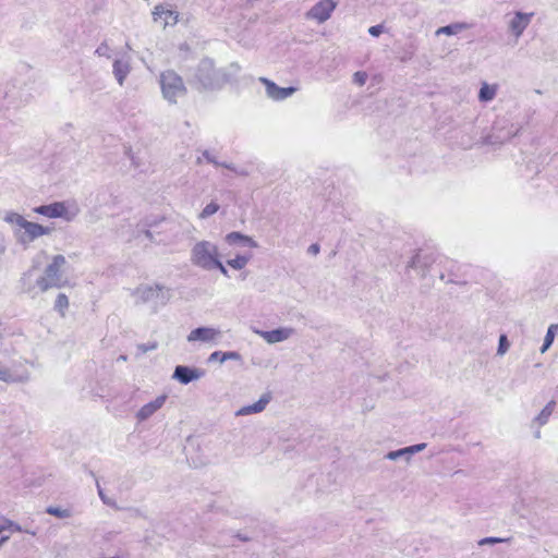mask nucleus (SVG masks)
I'll return each mask as SVG.
<instances>
[{"label": "nucleus", "mask_w": 558, "mask_h": 558, "mask_svg": "<svg viewBox=\"0 0 558 558\" xmlns=\"http://www.w3.org/2000/svg\"><path fill=\"white\" fill-rule=\"evenodd\" d=\"M99 496L106 504H108V498H106V495H102V493L99 492Z\"/></svg>", "instance_id": "a18cd8bd"}, {"label": "nucleus", "mask_w": 558, "mask_h": 558, "mask_svg": "<svg viewBox=\"0 0 558 558\" xmlns=\"http://www.w3.org/2000/svg\"><path fill=\"white\" fill-rule=\"evenodd\" d=\"M221 337L222 332L220 329L205 326L193 329L187 335L186 340L189 342L218 343Z\"/></svg>", "instance_id": "1a4fd4ad"}, {"label": "nucleus", "mask_w": 558, "mask_h": 558, "mask_svg": "<svg viewBox=\"0 0 558 558\" xmlns=\"http://www.w3.org/2000/svg\"><path fill=\"white\" fill-rule=\"evenodd\" d=\"M56 310L61 314V316L65 315V311L69 307V299L65 294H58L54 303Z\"/></svg>", "instance_id": "bb28decb"}, {"label": "nucleus", "mask_w": 558, "mask_h": 558, "mask_svg": "<svg viewBox=\"0 0 558 558\" xmlns=\"http://www.w3.org/2000/svg\"><path fill=\"white\" fill-rule=\"evenodd\" d=\"M228 82L227 74L217 70L209 59L203 60L197 69L196 83L199 89L214 90L221 88Z\"/></svg>", "instance_id": "20e7f679"}, {"label": "nucleus", "mask_w": 558, "mask_h": 558, "mask_svg": "<svg viewBox=\"0 0 558 558\" xmlns=\"http://www.w3.org/2000/svg\"><path fill=\"white\" fill-rule=\"evenodd\" d=\"M219 209V205L217 203H209L208 205L205 206V208L202 210V213L199 214V218L201 219H206L208 218L209 216L216 214Z\"/></svg>", "instance_id": "cd10ccee"}, {"label": "nucleus", "mask_w": 558, "mask_h": 558, "mask_svg": "<svg viewBox=\"0 0 558 558\" xmlns=\"http://www.w3.org/2000/svg\"><path fill=\"white\" fill-rule=\"evenodd\" d=\"M158 347L157 342H151V343H141L137 345V350L141 351V353L145 354L149 351H154L156 350Z\"/></svg>", "instance_id": "72a5a7b5"}, {"label": "nucleus", "mask_w": 558, "mask_h": 558, "mask_svg": "<svg viewBox=\"0 0 558 558\" xmlns=\"http://www.w3.org/2000/svg\"><path fill=\"white\" fill-rule=\"evenodd\" d=\"M534 13L515 12L512 17L508 21L509 33L519 39L524 31L530 25Z\"/></svg>", "instance_id": "9d476101"}, {"label": "nucleus", "mask_w": 558, "mask_h": 558, "mask_svg": "<svg viewBox=\"0 0 558 558\" xmlns=\"http://www.w3.org/2000/svg\"><path fill=\"white\" fill-rule=\"evenodd\" d=\"M131 72L130 62L123 59H117L113 62V75L120 86H123L124 81Z\"/></svg>", "instance_id": "6ab92c4d"}, {"label": "nucleus", "mask_w": 558, "mask_h": 558, "mask_svg": "<svg viewBox=\"0 0 558 558\" xmlns=\"http://www.w3.org/2000/svg\"><path fill=\"white\" fill-rule=\"evenodd\" d=\"M270 398L268 396H263L260 399L252 405L242 407L235 412L236 416H245L255 413H260L265 410L266 405L269 403Z\"/></svg>", "instance_id": "aec40b11"}, {"label": "nucleus", "mask_w": 558, "mask_h": 558, "mask_svg": "<svg viewBox=\"0 0 558 558\" xmlns=\"http://www.w3.org/2000/svg\"><path fill=\"white\" fill-rule=\"evenodd\" d=\"M130 294L136 305L149 304L154 311L169 299L168 290L158 283H141Z\"/></svg>", "instance_id": "f03ea898"}, {"label": "nucleus", "mask_w": 558, "mask_h": 558, "mask_svg": "<svg viewBox=\"0 0 558 558\" xmlns=\"http://www.w3.org/2000/svg\"><path fill=\"white\" fill-rule=\"evenodd\" d=\"M336 8L337 2L335 0H319L305 13V17L323 24L330 19Z\"/></svg>", "instance_id": "6e6552de"}, {"label": "nucleus", "mask_w": 558, "mask_h": 558, "mask_svg": "<svg viewBox=\"0 0 558 558\" xmlns=\"http://www.w3.org/2000/svg\"><path fill=\"white\" fill-rule=\"evenodd\" d=\"M509 345L510 344H509L507 337L505 335H501L499 338V345H498L497 353L499 355H504L508 351Z\"/></svg>", "instance_id": "7c9ffc66"}, {"label": "nucleus", "mask_w": 558, "mask_h": 558, "mask_svg": "<svg viewBox=\"0 0 558 558\" xmlns=\"http://www.w3.org/2000/svg\"><path fill=\"white\" fill-rule=\"evenodd\" d=\"M242 356L236 351H227L223 352V355H220V364H223L227 361H241Z\"/></svg>", "instance_id": "c85d7f7f"}, {"label": "nucleus", "mask_w": 558, "mask_h": 558, "mask_svg": "<svg viewBox=\"0 0 558 558\" xmlns=\"http://www.w3.org/2000/svg\"><path fill=\"white\" fill-rule=\"evenodd\" d=\"M108 50H109L108 46H107V45H105V44H102V45H100V46L96 49V53H97L98 56H100V57H102V56H108Z\"/></svg>", "instance_id": "e433bc0d"}, {"label": "nucleus", "mask_w": 558, "mask_h": 558, "mask_svg": "<svg viewBox=\"0 0 558 558\" xmlns=\"http://www.w3.org/2000/svg\"><path fill=\"white\" fill-rule=\"evenodd\" d=\"M159 83L163 98L170 104H177L186 94L183 80L174 71L168 70L162 72Z\"/></svg>", "instance_id": "0eeeda50"}, {"label": "nucleus", "mask_w": 558, "mask_h": 558, "mask_svg": "<svg viewBox=\"0 0 558 558\" xmlns=\"http://www.w3.org/2000/svg\"><path fill=\"white\" fill-rule=\"evenodd\" d=\"M225 241L227 244H229L231 246H250L253 248L258 247L257 242L255 240H253V238L245 235L238 231L228 233L225 236Z\"/></svg>", "instance_id": "a211bd4d"}, {"label": "nucleus", "mask_w": 558, "mask_h": 558, "mask_svg": "<svg viewBox=\"0 0 558 558\" xmlns=\"http://www.w3.org/2000/svg\"><path fill=\"white\" fill-rule=\"evenodd\" d=\"M259 81L264 84L266 88V95L270 99L276 101L287 99L296 92L295 87H280L276 83L266 77H260Z\"/></svg>", "instance_id": "f8f14e48"}, {"label": "nucleus", "mask_w": 558, "mask_h": 558, "mask_svg": "<svg viewBox=\"0 0 558 558\" xmlns=\"http://www.w3.org/2000/svg\"><path fill=\"white\" fill-rule=\"evenodd\" d=\"M120 360H121V361H126V356H125V355H121V356H120Z\"/></svg>", "instance_id": "de8ad7c7"}, {"label": "nucleus", "mask_w": 558, "mask_h": 558, "mask_svg": "<svg viewBox=\"0 0 558 558\" xmlns=\"http://www.w3.org/2000/svg\"><path fill=\"white\" fill-rule=\"evenodd\" d=\"M46 512L53 517H57L59 519H68L72 515V512L70 509H62L60 507H53V506L48 507L46 509Z\"/></svg>", "instance_id": "a878e982"}, {"label": "nucleus", "mask_w": 558, "mask_h": 558, "mask_svg": "<svg viewBox=\"0 0 558 558\" xmlns=\"http://www.w3.org/2000/svg\"><path fill=\"white\" fill-rule=\"evenodd\" d=\"M218 269L223 276H228V270L225 265L220 260V255L216 258V260L211 264V270Z\"/></svg>", "instance_id": "473e14b6"}, {"label": "nucleus", "mask_w": 558, "mask_h": 558, "mask_svg": "<svg viewBox=\"0 0 558 558\" xmlns=\"http://www.w3.org/2000/svg\"><path fill=\"white\" fill-rule=\"evenodd\" d=\"M255 332L268 344H275L292 338L295 335V329L292 327H279L270 331L256 330Z\"/></svg>", "instance_id": "9b49d317"}, {"label": "nucleus", "mask_w": 558, "mask_h": 558, "mask_svg": "<svg viewBox=\"0 0 558 558\" xmlns=\"http://www.w3.org/2000/svg\"><path fill=\"white\" fill-rule=\"evenodd\" d=\"M250 259L251 256L236 255L234 258L227 260V264L235 270H241L248 264Z\"/></svg>", "instance_id": "393cba45"}, {"label": "nucleus", "mask_w": 558, "mask_h": 558, "mask_svg": "<svg viewBox=\"0 0 558 558\" xmlns=\"http://www.w3.org/2000/svg\"><path fill=\"white\" fill-rule=\"evenodd\" d=\"M203 375V371L198 368L178 365L172 374V379H175L183 385H187L191 381L199 379Z\"/></svg>", "instance_id": "ddd939ff"}, {"label": "nucleus", "mask_w": 558, "mask_h": 558, "mask_svg": "<svg viewBox=\"0 0 558 558\" xmlns=\"http://www.w3.org/2000/svg\"><path fill=\"white\" fill-rule=\"evenodd\" d=\"M504 542L502 538L498 537H486L480 541V545H493Z\"/></svg>", "instance_id": "f704fd0d"}, {"label": "nucleus", "mask_w": 558, "mask_h": 558, "mask_svg": "<svg viewBox=\"0 0 558 558\" xmlns=\"http://www.w3.org/2000/svg\"><path fill=\"white\" fill-rule=\"evenodd\" d=\"M310 252H312L313 254H317L319 252V246L317 244H312L310 246Z\"/></svg>", "instance_id": "a19ab883"}, {"label": "nucleus", "mask_w": 558, "mask_h": 558, "mask_svg": "<svg viewBox=\"0 0 558 558\" xmlns=\"http://www.w3.org/2000/svg\"><path fill=\"white\" fill-rule=\"evenodd\" d=\"M497 94V85H489L487 83H483L478 93V99L481 101H490L495 98Z\"/></svg>", "instance_id": "5701e85b"}, {"label": "nucleus", "mask_w": 558, "mask_h": 558, "mask_svg": "<svg viewBox=\"0 0 558 558\" xmlns=\"http://www.w3.org/2000/svg\"><path fill=\"white\" fill-rule=\"evenodd\" d=\"M367 74L365 72H355L353 74V82L359 86H363L366 83Z\"/></svg>", "instance_id": "2f4dec72"}, {"label": "nucleus", "mask_w": 558, "mask_h": 558, "mask_svg": "<svg viewBox=\"0 0 558 558\" xmlns=\"http://www.w3.org/2000/svg\"><path fill=\"white\" fill-rule=\"evenodd\" d=\"M33 211L50 219L60 218L66 222H71L78 216L81 210L75 202L62 201L37 206Z\"/></svg>", "instance_id": "423d86ee"}, {"label": "nucleus", "mask_w": 558, "mask_h": 558, "mask_svg": "<svg viewBox=\"0 0 558 558\" xmlns=\"http://www.w3.org/2000/svg\"><path fill=\"white\" fill-rule=\"evenodd\" d=\"M3 220L13 227L16 241L22 245H29L37 239L50 235L53 228L27 220L21 214L8 211Z\"/></svg>", "instance_id": "f257e3e1"}, {"label": "nucleus", "mask_w": 558, "mask_h": 558, "mask_svg": "<svg viewBox=\"0 0 558 558\" xmlns=\"http://www.w3.org/2000/svg\"><path fill=\"white\" fill-rule=\"evenodd\" d=\"M203 156L208 162L219 166L218 161L208 151H205Z\"/></svg>", "instance_id": "58836bf2"}, {"label": "nucleus", "mask_w": 558, "mask_h": 558, "mask_svg": "<svg viewBox=\"0 0 558 558\" xmlns=\"http://www.w3.org/2000/svg\"><path fill=\"white\" fill-rule=\"evenodd\" d=\"M557 331H558L557 324H551L548 327L545 339H544V343L541 348V353H545L550 348V345L553 344V342L555 340Z\"/></svg>", "instance_id": "b1692460"}, {"label": "nucleus", "mask_w": 558, "mask_h": 558, "mask_svg": "<svg viewBox=\"0 0 558 558\" xmlns=\"http://www.w3.org/2000/svg\"><path fill=\"white\" fill-rule=\"evenodd\" d=\"M99 496L106 504H108V498H106V495H102V493L99 492Z\"/></svg>", "instance_id": "c03bdc74"}, {"label": "nucleus", "mask_w": 558, "mask_h": 558, "mask_svg": "<svg viewBox=\"0 0 558 558\" xmlns=\"http://www.w3.org/2000/svg\"><path fill=\"white\" fill-rule=\"evenodd\" d=\"M10 527L16 532L22 531V527L19 524L14 523L13 521L8 520V519L0 520V533H2L3 531H5L7 529H10Z\"/></svg>", "instance_id": "c756f323"}, {"label": "nucleus", "mask_w": 558, "mask_h": 558, "mask_svg": "<svg viewBox=\"0 0 558 558\" xmlns=\"http://www.w3.org/2000/svg\"><path fill=\"white\" fill-rule=\"evenodd\" d=\"M219 255V248L215 243L208 240H199L191 248L190 262L197 268L210 271L211 264Z\"/></svg>", "instance_id": "39448f33"}, {"label": "nucleus", "mask_w": 558, "mask_h": 558, "mask_svg": "<svg viewBox=\"0 0 558 558\" xmlns=\"http://www.w3.org/2000/svg\"><path fill=\"white\" fill-rule=\"evenodd\" d=\"M426 448V444H417L409 447H404L395 451H389L385 458L390 461H397L398 459H403L407 463H410L412 457L415 453L423 451Z\"/></svg>", "instance_id": "4468645a"}, {"label": "nucleus", "mask_w": 558, "mask_h": 558, "mask_svg": "<svg viewBox=\"0 0 558 558\" xmlns=\"http://www.w3.org/2000/svg\"><path fill=\"white\" fill-rule=\"evenodd\" d=\"M153 19L156 23H159L163 28L168 25H173L178 21V14L165 8L163 5L155 7L153 11Z\"/></svg>", "instance_id": "f3484780"}, {"label": "nucleus", "mask_w": 558, "mask_h": 558, "mask_svg": "<svg viewBox=\"0 0 558 558\" xmlns=\"http://www.w3.org/2000/svg\"><path fill=\"white\" fill-rule=\"evenodd\" d=\"M534 427H536V430L534 433V437L536 439H539L542 437V434H541V427H538V425H535Z\"/></svg>", "instance_id": "79ce46f5"}, {"label": "nucleus", "mask_w": 558, "mask_h": 558, "mask_svg": "<svg viewBox=\"0 0 558 558\" xmlns=\"http://www.w3.org/2000/svg\"><path fill=\"white\" fill-rule=\"evenodd\" d=\"M418 263V254H415L411 260L408 263V267H415Z\"/></svg>", "instance_id": "ea45409f"}, {"label": "nucleus", "mask_w": 558, "mask_h": 558, "mask_svg": "<svg viewBox=\"0 0 558 558\" xmlns=\"http://www.w3.org/2000/svg\"><path fill=\"white\" fill-rule=\"evenodd\" d=\"M368 33L374 36V37H377L379 36L381 33H383V26L381 25H375V26H371L368 28Z\"/></svg>", "instance_id": "c9c22d12"}, {"label": "nucleus", "mask_w": 558, "mask_h": 558, "mask_svg": "<svg viewBox=\"0 0 558 558\" xmlns=\"http://www.w3.org/2000/svg\"><path fill=\"white\" fill-rule=\"evenodd\" d=\"M5 247L3 245H0V254L4 253Z\"/></svg>", "instance_id": "49530a36"}, {"label": "nucleus", "mask_w": 558, "mask_h": 558, "mask_svg": "<svg viewBox=\"0 0 558 558\" xmlns=\"http://www.w3.org/2000/svg\"><path fill=\"white\" fill-rule=\"evenodd\" d=\"M29 379V372L26 368L10 369L0 364V380L5 383H25Z\"/></svg>", "instance_id": "dca6fc26"}, {"label": "nucleus", "mask_w": 558, "mask_h": 558, "mask_svg": "<svg viewBox=\"0 0 558 558\" xmlns=\"http://www.w3.org/2000/svg\"><path fill=\"white\" fill-rule=\"evenodd\" d=\"M167 400V395L158 396L155 400L143 405L136 413V418L141 422L148 420L159 409H161Z\"/></svg>", "instance_id": "2eb2a0df"}, {"label": "nucleus", "mask_w": 558, "mask_h": 558, "mask_svg": "<svg viewBox=\"0 0 558 558\" xmlns=\"http://www.w3.org/2000/svg\"><path fill=\"white\" fill-rule=\"evenodd\" d=\"M554 407H555L554 401L548 402L545 405V408L541 411V413L533 420L532 426H535V425H538V427L544 426L548 422V418L554 411Z\"/></svg>", "instance_id": "412c9836"}, {"label": "nucleus", "mask_w": 558, "mask_h": 558, "mask_svg": "<svg viewBox=\"0 0 558 558\" xmlns=\"http://www.w3.org/2000/svg\"><path fill=\"white\" fill-rule=\"evenodd\" d=\"M220 355H223V352L215 351L208 356V362H216L218 361L220 363Z\"/></svg>", "instance_id": "4c0bfd02"}, {"label": "nucleus", "mask_w": 558, "mask_h": 558, "mask_svg": "<svg viewBox=\"0 0 558 558\" xmlns=\"http://www.w3.org/2000/svg\"><path fill=\"white\" fill-rule=\"evenodd\" d=\"M99 496L106 504H108V498H106V495H102V493L99 492Z\"/></svg>", "instance_id": "37998d69"}, {"label": "nucleus", "mask_w": 558, "mask_h": 558, "mask_svg": "<svg viewBox=\"0 0 558 558\" xmlns=\"http://www.w3.org/2000/svg\"><path fill=\"white\" fill-rule=\"evenodd\" d=\"M466 28H468V25L464 24V23H453V24H450V25H447V26L439 27L435 32V35L436 36H439V35L453 36V35H457V34H459L460 32H462V31H464Z\"/></svg>", "instance_id": "4be33fe9"}, {"label": "nucleus", "mask_w": 558, "mask_h": 558, "mask_svg": "<svg viewBox=\"0 0 558 558\" xmlns=\"http://www.w3.org/2000/svg\"><path fill=\"white\" fill-rule=\"evenodd\" d=\"M68 265L66 257L62 254L53 255L45 267L43 276L36 280V287L46 292L50 288H59L62 286V271Z\"/></svg>", "instance_id": "7ed1b4c3"}]
</instances>
